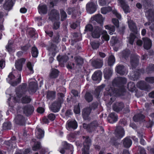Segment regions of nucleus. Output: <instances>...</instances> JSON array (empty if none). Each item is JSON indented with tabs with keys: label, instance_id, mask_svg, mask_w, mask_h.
<instances>
[{
	"label": "nucleus",
	"instance_id": "obj_1",
	"mask_svg": "<svg viewBox=\"0 0 154 154\" xmlns=\"http://www.w3.org/2000/svg\"><path fill=\"white\" fill-rule=\"evenodd\" d=\"M98 126L99 124L98 122L96 120L88 124L85 123L83 124L84 128L89 133H91L95 131Z\"/></svg>",
	"mask_w": 154,
	"mask_h": 154
},
{
	"label": "nucleus",
	"instance_id": "obj_2",
	"mask_svg": "<svg viewBox=\"0 0 154 154\" xmlns=\"http://www.w3.org/2000/svg\"><path fill=\"white\" fill-rule=\"evenodd\" d=\"M63 100L61 99H59L56 101H55L51 105L50 109L53 112L56 113L58 112L60 110L61 104Z\"/></svg>",
	"mask_w": 154,
	"mask_h": 154
},
{
	"label": "nucleus",
	"instance_id": "obj_3",
	"mask_svg": "<svg viewBox=\"0 0 154 154\" xmlns=\"http://www.w3.org/2000/svg\"><path fill=\"white\" fill-rule=\"evenodd\" d=\"M145 73V69L143 68L137 69L134 71V72L131 74L130 75L133 80L137 81L140 78L141 74H143Z\"/></svg>",
	"mask_w": 154,
	"mask_h": 154
},
{
	"label": "nucleus",
	"instance_id": "obj_4",
	"mask_svg": "<svg viewBox=\"0 0 154 154\" xmlns=\"http://www.w3.org/2000/svg\"><path fill=\"white\" fill-rule=\"evenodd\" d=\"M23 113L26 116L29 117L33 113L34 108L32 105L27 104L23 107Z\"/></svg>",
	"mask_w": 154,
	"mask_h": 154
},
{
	"label": "nucleus",
	"instance_id": "obj_5",
	"mask_svg": "<svg viewBox=\"0 0 154 154\" xmlns=\"http://www.w3.org/2000/svg\"><path fill=\"white\" fill-rule=\"evenodd\" d=\"M38 88V84L37 82L32 81L28 84V91L30 94L35 93Z\"/></svg>",
	"mask_w": 154,
	"mask_h": 154
},
{
	"label": "nucleus",
	"instance_id": "obj_6",
	"mask_svg": "<svg viewBox=\"0 0 154 154\" xmlns=\"http://www.w3.org/2000/svg\"><path fill=\"white\" fill-rule=\"evenodd\" d=\"M117 87L118 88H114V96L116 97L124 96L126 92L124 86Z\"/></svg>",
	"mask_w": 154,
	"mask_h": 154
},
{
	"label": "nucleus",
	"instance_id": "obj_7",
	"mask_svg": "<svg viewBox=\"0 0 154 154\" xmlns=\"http://www.w3.org/2000/svg\"><path fill=\"white\" fill-rule=\"evenodd\" d=\"M49 19L51 21L59 20L60 15L59 11L57 10L53 9L48 13Z\"/></svg>",
	"mask_w": 154,
	"mask_h": 154
},
{
	"label": "nucleus",
	"instance_id": "obj_8",
	"mask_svg": "<svg viewBox=\"0 0 154 154\" xmlns=\"http://www.w3.org/2000/svg\"><path fill=\"white\" fill-rule=\"evenodd\" d=\"M97 6V5L94 2H89L86 5V10L88 13L92 14L96 11Z\"/></svg>",
	"mask_w": 154,
	"mask_h": 154
},
{
	"label": "nucleus",
	"instance_id": "obj_9",
	"mask_svg": "<svg viewBox=\"0 0 154 154\" xmlns=\"http://www.w3.org/2000/svg\"><path fill=\"white\" fill-rule=\"evenodd\" d=\"M127 82L126 78L125 77H119L116 79H114L112 81V83L115 84L117 86H124Z\"/></svg>",
	"mask_w": 154,
	"mask_h": 154
},
{
	"label": "nucleus",
	"instance_id": "obj_10",
	"mask_svg": "<svg viewBox=\"0 0 154 154\" xmlns=\"http://www.w3.org/2000/svg\"><path fill=\"white\" fill-rule=\"evenodd\" d=\"M115 136L118 139H120L125 135V131L123 128L120 126L116 127L115 131Z\"/></svg>",
	"mask_w": 154,
	"mask_h": 154
},
{
	"label": "nucleus",
	"instance_id": "obj_11",
	"mask_svg": "<svg viewBox=\"0 0 154 154\" xmlns=\"http://www.w3.org/2000/svg\"><path fill=\"white\" fill-rule=\"evenodd\" d=\"M125 107L124 104L122 102H117L112 105L113 110L115 112H119L121 111Z\"/></svg>",
	"mask_w": 154,
	"mask_h": 154
},
{
	"label": "nucleus",
	"instance_id": "obj_12",
	"mask_svg": "<svg viewBox=\"0 0 154 154\" xmlns=\"http://www.w3.org/2000/svg\"><path fill=\"white\" fill-rule=\"evenodd\" d=\"M101 29L98 26H95L91 32V35L94 38H99L101 35Z\"/></svg>",
	"mask_w": 154,
	"mask_h": 154
},
{
	"label": "nucleus",
	"instance_id": "obj_13",
	"mask_svg": "<svg viewBox=\"0 0 154 154\" xmlns=\"http://www.w3.org/2000/svg\"><path fill=\"white\" fill-rule=\"evenodd\" d=\"M130 63L133 69H135L138 66L139 59L137 55H132L130 58Z\"/></svg>",
	"mask_w": 154,
	"mask_h": 154
},
{
	"label": "nucleus",
	"instance_id": "obj_14",
	"mask_svg": "<svg viewBox=\"0 0 154 154\" xmlns=\"http://www.w3.org/2000/svg\"><path fill=\"white\" fill-rule=\"evenodd\" d=\"M113 72V70L112 67L106 68L103 71L104 78L109 79L111 77Z\"/></svg>",
	"mask_w": 154,
	"mask_h": 154
},
{
	"label": "nucleus",
	"instance_id": "obj_15",
	"mask_svg": "<svg viewBox=\"0 0 154 154\" xmlns=\"http://www.w3.org/2000/svg\"><path fill=\"white\" fill-rule=\"evenodd\" d=\"M115 72L120 75L125 74L126 71L125 66L122 64H117L115 68Z\"/></svg>",
	"mask_w": 154,
	"mask_h": 154
},
{
	"label": "nucleus",
	"instance_id": "obj_16",
	"mask_svg": "<svg viewBox=\"0 0 154 154\" xmlns=\"http://www.w3.org/2000/svg\"><path fill=\"white\" fill-rule=\"evenodd\" d=\"M145 16L148 21L153 22L154 21V9H149L146 11Z\"/></svg>",
	"mask_w": 154,
	"mask_h": 154
},
{
	"label": "nucleus",
	"instance_id": "obj_17",
	"mask_svg": "<svg viewBox=\"0 0 154 154\" xmlns=\"http://www.w3.org/2000/svg\"><path fill=\"white\" fill-rule=\"evenodd\" d=\"M143 42V48L146 50L150 49L152 46V42L150 39L148 37H143L142 38Z\"/></svg>",
	"mask_w": 154,
	"mask_h": 154
},
{
	"label": "nucleus",
	"instance_id": "obj_18",
	"mask_svg": "<svg viewBox=\"0 0 154 154\" xmlns=\"http://www.w3.org/2000/svg\"><path fill=\"white\" fill-rule=\"evenodd\" d=\"M15 122L17 125L22 126L24 125L25 124V118L22 115H18L15 119Z\"/></svg>",
	"mask_w": 154,
	"mask_h": 154
},
{
	"label": "nucleus",
	"instance_id": "obj_19",
	"mask_svg": "<svg viewBox=\"0 0 154 154\" xmlns=\"http://www.w3.org/2000/svg\"><path fill=\"white\" fill-rule=\"evenodd\" d=\"M26 61V59L22 58L18 60L15 63V68L17 70L20 71L22 69L23 65Z\"/></svg>",
	"mask_w": 154,
	"mask_h": 154
},
{
	"label": "nucleus",
	"instance_id": "obj_20",
	"mask_svg": "<svg viewBox=\"0 0 154 154\" xmlns=\"http://www.w3.org/2000/svg\"><path fill=\"white\" fill-rule=\"evenodd\" d=\"M128 27L130 31L135 34L138 32L137 28L136 23L133 20H131L128 22Z\"/></svg>",
	"mask_w": 154,
	"mask_h": 154
},
{
	"label": "nucleus",
	"instance_id": "obj_21",
	"mask_svg": "<svg viewBox=\"0 0 154 154\" xmlns=\"http://www.w3.org/2000/svg\"><path fill=\"white\" fill-rule=\"evenodd\" d=\"M118 117L117 115L115 112L111 113L109 115L107 119L109 122L110 123H113L118 120Z\"/></svg>",
	"mask_w": 154,
	"mask_h": 154
},
{
	"label": "nucleus",
	"instance_id": "obj_22",
	"mask_svg": "<svg viewBox=\"0 0 154 154\" xmlns=\"http://www.w3.org/2000/svg\"><path fill=\"white\" fill-rule=\"evenodd\" d=\"M92 79L98 82H99L101 80L102 72L100 70L95 72L92 76Z\"/></svg>",
	"mask_w": 154,
	"mask_h": 154
},
{
	"label": "nucleus",
	"instance_id": "obj_23",
	"mask_svg": "<svg viewBox=\"0 0 154 154\" xmlns=\"http://www.w3.org/2000/svg\"><path fill=\"white\" fill-rule=\"evenodd\" d=\"M137 87L142 90H147L149 88V85L144 81H140L137 84Z\"/></svg>",
	"mask_w": 154,
	"mask_h": 154
},
{
	"label": "nucleus",
	"instance_id": "obj_24",
	"mask_svg": "<svg viewBox=\"0 0 154 154\" xmlns=\"http://www.w3.org/2000/svg\"><path fill=\"white\" fill-rule=\"evenodd\" d=\"M114 88L110 85L107 86L105 88V91L104 92V96H112L114 94Z\"/></svg>",
	"mask_w": 154,
	"mask_h": 154
},
{
	"label": "nucleus",
	"instance_id": "obj_25",
	"mask_svg": "<svg viewBox=\"0 0 154 154\" xmlns=\"http://www.w3.org/2000/svg\"><path fill=\"white\" fill-rule=\"evenodd\" d=\"M66 11L69 15H72V17H76L78 13V11L75 7H69Z\"/></svg>",
	"mask_w": 154,
	"mask_h": 154
},
{
	"label": "nucleus",
	"instance_id": "obj_26",
	"mask_svg": "<svg viewBox=\"0 0 154 154\" xmlns=\"http://www.w3.org/2000/svg\"><path fill=\"white\" fill-rule=\"evenodd\" d=\"M92 66L96 69L101 68L103 65V61L97 59L93 60L91 62Z\"/></svg>",
	"mask_w": 154,
	"mask_h": 154
},
{
	"label": "nucleus",
	"instance_id": "obj_27",
	"mask_svg": "<svg viewBox=\"0 0 154 154\" xmlns=\"http://www.w3.org/2000/svg\"><path fill=\"white\" fill-rule=\"evenodd\" d=\"M57 46L56 45L52 43L48 47V50L51 53V55L52 56L55 57L57 53Z\"/></svg>",
	"mask_w": 154,
	"mask_h": 154
},
{
	"label": "nucleus",
	"instance_id": "obj_28",
	"mask_svg": "<svg viewBox=\"0 0 154 154\" xmlns=\"http://www.w3.org/2000/svg\"><path fill=\"white\" fill-rule=\"evenodd\" d=\"M75 63L76 66L81 67L84 64V59L79 56L75 57L74 58Z\"/></svg>",
	"mask_w": 154,
	"mask_h": 154
},
{
	"label": "nucleus",
	"instance_id": "obj_29",
	"mask_svg": "<svg viewBox=\"0 0 154 154\" xmlns=\"http://www.w3.org/2000/svg\"><path fill=\"white\" fill-rule=\"evenodd\" d=\"M145 118V116L140 113L135 114L133 117V119L135 122L143 121Z\"/></svg>",
	"mask_w": 154,
	"mask_h": 154
},
{
	"label": "nucleus",
	"instance_id": "obj_30",
	"mask_svg": "<svg viewBox=\"0 0 154 154\" xmlns=\"http://www.w3.org/2000/svg\"><path fill=\"white\" fill-rule=\"evenodd\" d=\"M38 9L39 13L40 14H46L47 13V7L45 5H39L38 7Z\"/></svg>",
	"mask_w": 154,
	"mask_h": 154
},
{
	"label": "nucleus",
	"instance_id": "obj_31",
	"mask_svg": "<svg viewBox=\"0 0 154 154\" xmlns=\"http://www.w3.org/2000/svg\"><path fill=\"white\" fill-rule=\"evenodd\" d=\"M118 1L124 12L125 13L129 12V6L126 3L125 1L124 0H118Z\"/></svg>",
	"mask_w": 154,
	"mask_h": 154
},
{
	"label": "nucleus",
	"instance_id": "obj_32",
	"mask_svg": "<svg viewBox=\"0 0 154 154\" xmlns=\"http://www.w3.org/2000/svg\"><path fill=\"white\" fill-rule=\"evenodd\" d=\"M91 112V111L88 108L83 109L82 111V115L83 118L85 120L89 119V116Z\"/></svg>",
	"mask_w": 154,
	"mask_h": 154
},
{
	"label": "nucleus",
	"instance_id": "obj_33",
	"mask_svg": "<svg viewBox=\"0 0 154 154\" xmlns=\"http://www.w3.org/2000/svg\"><path fill=\"white\" fill-rule=\"evenodd\" d=\"M93 18V20L96 21L98 23H99L100 25L103 24L104 18L103 17L101 14H97L94 16Z\"/></svg>",
	"mask_w": 154,
	"mask_h": 154
},
{
	"label": "nucleus",
	"instance_id": "obj_34",
	"mask_svg": "<svg viewBox=\"0 0 154 154\" xmlns=\"http://www.w3.org/2000/svg\"><path fill=\"white\" fill-rule=\"evenodd\" d=\"M132 141L129 137H126L123 140V144L124 147L129 148L131 145Z\"/></svg>",
	"mask_w": 154,
	"mask_h": 154
},
{
	"label": "nucleus",
	"instance_id": "obj_35",
	"mask_svg": "<svg viewBox=\"0 0 154 154\" xmlns=\"http://www.w3.org/2000/svg\"><path fill=\"white\" fill-rule=\"evenodd\" d=\"M67 126L69 129L74 130L76 129L78 127V123L75 120L70 121L67 123Z\"/></svg>",
	"mask_w": 154,
	"mask_h": 154
},
{
	"label": "nucleus",
	"instance_id": "obj_36",
	"mask_svg": "<svg viewBox=\"0 0 154 154\" xmlns=\"http://www.w3.org/2000/svg\"><path fill=\"white\" fill-rule=\"evenodd\" d=\"M105 87V85L102 84L101 85L98 86L95 90L94 94L98 98L99 95L100 93Z\"/></svg>",
	"mask_w": 154,
	"mask_h": 154
},
{
	"label": "nucleus",
	"instance_id": "obj_37",
	"mask_svg": "<svg viewBox=\"0 0 154 154\" xmlns=\"http://www.w3.org/2000/svg\"><path fill=\"white\" fill-rule=\"evenodd\" d=\"M13 2L12 0H5L3 5L4 9L6 10H9L13 6Z\"/></svg>",
	"mask_w": 154,
	"mask_h": 154
},
{
	"label": "nucleus",
	"instance_id": "obj_38",
	"mask_svg": "<svg viewBox=\"0 0 154 154\" xmlns=\"http://www.w3.org/2000/svg\"><path fill=\"white\" fill-rule=\"evenodd\" d=\"M63 146L64 149L70 150L71 154H72L73 151V147L72 145L68 143L66 141H64L63 143Z\"/></svg>",
	"mask_w": 154,
	"mask_h": 154
},
{
	"label": "nucleus",
	"instance_id": "obj_39",
	"mask_svg": "<svg viewBox=\"0 0 154 154\" xmlns=\"http://www.w3.org/2000/svg\"><path fill=\"white\" fill-rule=\"evenodd\" d=\"M59 71L56 69H52L50 74V77L52 79H56L59 76Z\"/></svg>",
	"mask_w": 154,
	"mask_h": 154
},
{
	"label": "nucleus",
	"instance_id": "obj_40",
	"mask_svg": "<svg viewBox=\"0 0 154 154\" xmlns=\"http://www.w3.org/2000/svg\"><path fill=\"white\" fill-rule=\"evenodd\" d=\"M116 61V59L113 55H111L109 57L107 60V63L108 66L110 67H112Z\"/></svg>",
	"mask_w": 154,
	"mask_h": 154
},
{
	"label": "nucleus",
	"instance_id": "obj_41",
	"mask_svg": "<svg viewBox=\"0 0 154 154\" xmlns=\"http://www.w3.org/2000/svg\"><path fill=\"white\" fill-rule=\"evenodd\" d=\"M131 53V51L128 49L124 50L122 52L121 56L123 58L127 60L129 57Z\"/></svg>",
	"mask_w": 154,
	"mask_h": 154
},
{
	"label": "nucleus",
	"instance_id": "obj_42",
	"mask_svg": "<svg viewBox=\"0 0 154 154\" xmlns=\"http://www.w3.org/2000/svg\"><path fill=\"white\" fill-rule=\"evenodd\" d=\"M32 100L30 96L25 95L23 96L21 99V102L23 104H28Z\"/></svg>",
	"mask_w": 154,
	"mask_h": 154
},
{
	"label": "nucleus",
	"instance_id": "obj_43",
	"mask_svg": "<svg viewBox=\"0 0 154 154\" xmlns=\"http://www.w3.org/2000/svg\"><path fill=\"white\" fill-rule=\"evenodd\" d=\"M145 71V73L147 74H149L154 72V64H149L146 67Z\"/></svg>",
	"mask_w": 154,
	"mask_h": 154
},
{
	"label": "nucleus",
	"instance_id": "obj_44",
	"mask_svg": "<svg viewBox=\"0 0 154 154\" xmlns=\"http://www.w3.org/2000/svg\"><path fill=\"white\" fill-rule=\"evenodd\" d=\"M31 53L32 57L36 58L38 57V51L36 46H34L32 48Z\"/></svg>",
	"mask_w": 154,
	"mask_h": 154
},
{
	"label": "nucleus",
	"instance_id": "obj_45",
	"mask_svg": "<svg viewBox=\"0 0 154 154\" xmlns=\"http://www.w3.org/2000/svg\"><path fill=\"white\" fill-rule=\"evenodd\" d=\"M56 96L55 91H48L47 94V98L48 99H53L55 98Z\"/></svg>",
	"mask_w": 154,
	"mask_h": 154
},
{
	"label": "nucleus",
	"instance_id": "obj_46",
	"mask_svg": "<svg viewBox=\"0 0 154 154\" xmlns=\"http://www.w3.org/2000/svg\"><path fill=\"white\" fill-rule=\"evenodd\" d=\"M104 27L106 29L109 30L108 33L110 35H112L113 32H114L115 31V26H114L110 25H106Z\"/></svg>",
	"mask_w": 154,
	"mask_h": 154
},
{
	"label": "nucleus",
	"instance_id": "obj_47",
	"mask_svg": "<svg viewBox=\"0 0 154 154\" xmlns=\"http://www.w3.org/2000/svg\"><path fill=\"white\" fill-rule=\"evenodd\" d=\"M85 100L88 103L91 102L93 100V97L89 92H87L84 96Z\"/></svg>",
	"mask_w": 154,
	"mask_h": 154
},
{
	"label": "nucleus",
	"instance_id": "obj_48",
	"mask_svg": "<svg viewBox=\"0 0 154 154\" xmlns=\"http://www.w3.org/2000/svg\"><path fill=\"white\" fill-rule=\"evenodd\" d=\"M112 11V8L110 6L104 7L100 9V11L103 14H106L108 12Z\"/></svg>",
	"mask_w": 154,
	"mask_h": 154
},
{
	"label": "nucleus",
	"instance_id": "obj_49",
	"mask_svg": "<svg viewBox=\"0 0 154 154\" xmlns=\"http://www.w3.org/2000/svg\"><path fill=\"white\" fill-rule=\"evenodd\" d=\"M60 13L61 15L60 20L62 21H64L67 17V15L66 12L63 9L60 10Z\"/></svg>",
	"mask_w": 154,
	"mask_h": 154
},
{
	"label": "nucleus",
	"instance_id": "obj_50",
	"mask_svg": "<svg viewBox=\"0 0 154 154\" xmlns=\"http://www.w3.org/2000/svg\"><path fill=\"white\" fill-rule=\"evenodd\" d=\"M42 147L41 143L39 141H37L35 143L32 147V149L33 151H38L41 149Z\"/></svg>",
	"mask_w": 154,
	"mask_h": 154
},
{
	"label": "nucleus",
	"instance_id": "obj_51",
	"mask_svg": "<svg viewBox=\"0 0 154 154\" xmlns=\"http://www.w3.org/2000/svg\"><path fill=\"white\" fill-rule=\"evenodd\" d=\"M127 87L128 90L132 92H133L136 89L135 84L133 82L128 83V84Z\"/></svg>",
	"mask_w": 154,
	"mask_h": 154
},
{
	"label": "nucleus",
	"instance_id": "obj_52",
	"mask_svg": "<svg viewBox=\"0 0 154 154\" xmlns=\"http://www.w3.org/2000/svg\"><path fill=\"white\" fill-rule=\"evenodd\" d=\"M26 91L21 90L20 88H17L16 90V94L17 97L19 98H20L23 94H25Z\"/></svg>",
	"mask_w": 154,
	"mask_h": 154
},
{
	"label": "nucleus",
	"instance_id": "obj_53",
	"mask_svg": "<svg viewBox=\"0 0 154 154\" xmlns=\"http://www.w3.org/2000/svg\"><path fill=\"white\" fill-rule=\"evenodd\" d=\"M59 56H57V59L59 62H62L63 63H66L68 60V57L67 56H63L60 58Z\"/></svg>",
	"mask_w": 154,
	"mask_h": 154
},
{
	"label": "nucleus",
	"instance_id": "obj_54",
	"mask_svg": "<svg viewBox=\"0 0 154 154\" xmlns=\"http://www.w3.org/2000/svg\"><path fill=\"white\" fill-rule=\"evenodd\" d=\"M30 47L31 45L29 43L25 45L21 46L20 49L24 53L27 54Z\"/></svg>",
	"mask_w": 154,
	"mask_h": 154
},
{
	"label": "nucleus",
	"instance_id": "obj_55",
	"mask_svg": "<svg viewBox=\"0 0 154 154\" xmlns=\"http://www.w3.org/2000/svg\"><path fill=\"white\" fill-rule=\"evenodd\" d=\"M110 142L112 145L115 146L116 147H117L119 145L117 139L115 137H112L110 138Z\"/></svg>",
	"mask_w": 154,
	"mask_h": 154
},
{
	"label": "nucleus",
	"instance_id": "obj_56",
	"mask_svg": "<svg viewBox=\"0 0 154 154\" xmlns=\"http://www.w3.org/2000/svg\"><path fill=\"white\" fill-rule=\"evenodd\" d=\"M119 40L116 36H112L111 38L110 44L111 46H114L117 43Z\"/></svg>",
	"mask_w": 154,
	"mask_h": 154
},
{
	"label": "nucleus",
	"instance_id": "obj_57",
	"mask_svg": "<svg viewBox=\"0 0 154 154\" xmlns=\"http://www.w3.org/2000/svg\"><path fill=\"white\" fill-rule=\"evenodd\" d=\"M11 124L10 122H5L3 123L2 128L4 130H10L11 129Z\"/></svg>",
	"mask_w": 154,
	"mask_h": 154
},
{
	"label": "nucleus",
	"instance_id": "obj_58",
	"mask_svg": "<svg viewBox=\"0 0 154 154\" xmlns=\"http://www.w3.org/2000/svg\"><path fill=\"white\" fill-rule=\"evenodd\" d=\"M135 34L133 33H131L130 34L129 42V43L131 45H132L133 44L134 40L136 37Z\"/></svg>",
	"mask_w": 154,
	"mask_h": 154
},
{
	"label": "nucleus",
	"instance_id": "obj_59",
	"mask_svg": "<svg viewBox=\"0 0 154 154\" xmlns=\"http://www.w3.org/2000/svg\"><path fill=\"white\" fill-rule=\"evenodd\" d=\"M38 132L37 138L38 139H41L44 136V131L40 128L38 129Z\"/></svg>",
	"mask_w": 154,
	"mask_h": 154
},
{
	"label": "nucleus",
	"instance_id": "obj_60",
	"mask_svg": "<svg viewBox=\"0 0 154 154\" xmlns=\"http://www.w3.org/2000/svg\"><path fill=\"white\" fill-rule=\"evenodd\" d=\"M143 5L145 7H150L152 5L151 0H142Z\"/></svg>",
	"mask_w": 154,
	"mask_h": 154
},
{
	"label": "nucleus",
	"instance_id": "obj_61",
	"mask_svg": "<svg viewBox=\"0 0 154 154\" xmlns=\"http://www.w3.org/2000/svg\"><path fill=\"white\" fill-rule=\"evenodd\" d=\"M93 30V27L92 25L90 24L86 25L85 27V32H92Z\"/></svg>",
	"mask_w": 154,
	"mask_h": 154
},
{
	"label": "nucleus",
	"instance_id": "obj_62",
	"mask_svg": "<svg viewBox=\"0 0 154 154\" xmlns=\"http://www.w3.org/2000/svg\"><path fill=\"white\" fill-rule=\"evenodd\" d=\"M98 103L97 102H94L89 106L88 107L91 111L92 110H94L97 108Z\"/></svg>",
	"mask_w": 154,
	"mask_h": 154
},
{
	"label": "nucleus",
	"instance_id": "obj_63",
	"mask_svg": "<svg viewBox=\"0 0 154 154\" xmlns=\"http://www.w3.org/2000/svg\"><path fill=\"white\" fill-rule=\"evenodd\" d=\"M15 76L13 74L12 72H10L8 75V78L7 80L8 83L11 82L15 78Z\"/></svg>",
	"mask_w": 154,
	"mask_h": 154
},
{
	"label": "nucleus",
	"instance_id": "obj_64",
	"mask_svg": "<svg viewBox=\"0 0 154 154\" xmlns=\"http://www.w3.org/2000/svg\"><path fill=\"white\" fill-rule=\"evenodd\" d=\"M92 48L93 49H97L99 47L100 44L99 42L94 41L92 42L91 43Z\"/></svg>",
	"mask_w": 154,
	"mask_h": 154
}]
</instances>
